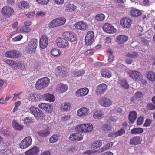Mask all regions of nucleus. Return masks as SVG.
<instances>
[{"label":"nucleus","instance_id":"22","mask_svg":"<svg viewBox=\"0 0 155 155\" xmlns=\"http://www.w3.org/2000/svg\"><path fill=\"white\" fill-rule=\"evenodd\" d=\"M14 12V10L9 6H5L2 10V13L3 15H5L8 17L12 15Z\"/></svg>","mask_w":155,"mask_h":155},{"label":"nucleus","instance_id":"48","mask_svg":"<svg viewBox=\"0 0 155 155\" xmlns=\"http://www.w3.org/2000/svg\"><path fill=\"white\" fill-rule=\"evenodd\" d=\"M84 73L85 72L84 70H77L75 71H73L71 73V75L74 76L78 77L84 74Z\"/></svg>","mask_w":155,"mask_h":155},{"label":"nucleus","instance_id":"46","mask_svg":"<svg viewBox=\"0 0 155 155\" xmlns=\"http://www.w3.org/2000/svg\"><path fill=\"white\" fill-rule=\"evenodd\" d=\"M85 132L86 133H89L91 132L93 130V127L92 124L90 123L84 124Z\"/></svg>","mask_w":155,"mask_h":155},{"label":"nucleus","instance_id":"24","mask_svg":"<svg viewBox=\"0 0 155 155\" xmlns=\"http://www.w3.org/2000/svg\"><path fill=\"white\" fill-rule=\"evenodd\" d=\"M54 73L57 76L59 77H64L66 76L67 74L66 72L62 69L61 66H59L55 69Z\"/></svg>","mask_w":155,"mask_h":155},{"label":"nucleus","instance_id":"34","mask_svg":"<svg viewBox=\"0 0 155 155\" xmlns=\"http://www.w3.org/2000/svg\"><path fill=\"white\" fill-rule=\"evenodd\" d=\"M71 105L68 102H64L60 107L61 110L63 112H67L70 109Z\"/></svg>","mask_w":155,"mask_h":155},{"label":"nucleus","instance_id":"25","mask_svg":"<svg viewBox=\"0 0 155 155\" xmlns=\"http://www.w3.org/2000/svg\"><path fill=\"white\" fill-rule=\"evenodd\" d=\"M68 89V86L66 84L60 83L56 86V90L59 93L65 92Z\"/></svg>","mask_w":155,"mask_h":155},{"label":"nucleus","instance_id":"38","mask_svg":"<svg viewBox=\"0 0 155 155\" xmlns=\"http://www.w3.org/2000/svg\"><path fill=\"white\" fill-rule=\"evenodd\" d=\"M130 14L132 16L138 17L141 15V12L138 9H133L130 11Z\"/></svg>","mask_w":155,"mask_h":155},{"label":"nucleus","instance_id":"53","mask_svg":"<svg viewBox=\"0 0 155 155\" xmlns=\"http://www.w3.org/2000/svg\"><path fill=\"white\" fill-rule=\"evenodd\" d=\"M113 145V143L112 142H110L101 148V152H102L105 150L109 149Z\"/></svg>","mask_w":155,"mask_h":155},{"label":"nucleus","instance_id":"26","mask_svg":"<svg viewBox=\"0 0 155 155\" xmlns=\"http://www.w3.org/2000/svg\"><path fill=\"white\" fill-rule=\"evenodd\" d=\"M39 152V149L38 147L34 146L32 148L24 152L25 155H37Z\"/></svg>","mask_w":155,"mask_h":155},{"label":"nucleus","instance_id":"37","mask_svg":"<svg viewBox=\"0 0 155 155\" xmlns=\"http://www.w3.org/2000/svg\"><path fill=\"white\" fill-rule=\"evenodd\" d=\"M18 5L21 9H27L29 7V5L27 2L25 1H22L18 3Z\"/></svg>","mask_w":155,"mask_h":155},{"label":"nucleus","instance_id":"54","mask_svg":"<svg viewBox=\"0 0 155 155\" xmlns=\"http://www.w3.org/2000/svg\"><path fill=\"white\" fill-rule=\"evenodd\" d=\"M112 127L110 125L104 124L102 126V129L104 131H108L112 130Z\"/></svg>","mask_w":155,"mask_h":155},{"label":"nucleus","instance_id":"44","mask_svg":"<svg viewBox=\"0 0 155 155\" xmlns=\"http://www.w3.org/2000/svg\"><path fill=\"white\" fill-rule=\"evenodd\" d=\"M107 53L108 56V61L110 63H112L114 60L112 51L111 50L108 49L107 51Z\"/></svg>","mask_w":155,"mask_h":155},{"label":"nucleus","instance_id":"49","mask_svg":"<svg viewBox=\"0 0 155 155\" xmlns=\"http://www.w3.org/2000/svg\"><path fill=\"white\" fill-rule=\"evenodd\" d=\"M119 83L121 86L124 89H127L129 88V85L126 80L122 79L120 80Z\"/></svg>","mask_w":155,"mask_h":155},{"label":"nucleus","instance_id":"57","mask_svg":"<svg viewBox=\"0 0 155 155\" xmlns=\"http://www.w3.org/2000/svg\"><path fill=\"white\" fill-rule=\"evenodd\" d=\"M48 68L47 67H41L40 65H38L37 67H36L35 69L37 71H40L42 72L46 71L48 70Z\"/></svg>","mask_w":155,"mask_h":155},{"label":"nucleus","instance_id":"2","mask_svg":"<svg viewBox=\"0 0 155 155\" xmlns=\"http://www.w3.org/2000/svg\"><path fill=\"white\" fill-rule=\"evenodd\" d=\"M40 129L37 132L40 136L45 137L49 135L50 131L47 124L42 123L40 124Z\"/></svg>","mask_w":155,"mask_h":155},{"label":"nucleus","instance_id":"35","mask_svg":"<svg viewBox=\"0 0 155 155\" xmlns=\"http://www.w3.org/2000/svg\"><path fill=\"white\" fill-rule=\"evenodd\" d=\"M84 124L77 125L75 128V130L79 133H85Z\"/></svg>","mask_w":155,"mask_h":155},{"label":"nucleus","instance_id":"8","mask_svg":"<svg viewBox=\"0 0 155 155\" xmlns=\"http://www.w3.org/2000/svg\"><path fill=\"white\" fill-rule=\"evenodd\" d=\"M94 32L92 31L88 32L86 35L85 42L87 45H91L94 40Z\"/></svg>","mask_w":155,"mask_h":155},{"label":"nucleus","instance_id":"64","mask_svg":"<svg viewBox=\"0 0 155 155\" xmlns=\"http://www.w3.org/2000/svg\"><path fill=\"white\" fill-rule=\"evenodd\" d=\"M21 30L24 32H29L31 31V29L28 26H25L22 27Z\"/></svg>","mask_w":155,"mask_h":155},{"label":"nucleus","instance_id":"52","mask_svg":"<svg viewBox=\"0 0 155 155\" xmlns=\"http://www.w3.org/2000/svg\"><path fill=\"white\" fill-rule=\"evenodd\" d=\"M126 55L127 57L135 58L137 56L138 54L137 52L134 51L128 52L126 53Z\"/></svg>","mask_w":155,"mask_h":155},{"label":"nucleus","instance_id":"61","mask_svg":"<svg viewBox=\"0 0 155 155\" xmlns=\"http://www.w3.org/2000/svg\"><path fill=\"white\" fill-rule=\"evenodd\" d=\"M23 36L21 35H19L18 36L12 39V41L13 42H16V41H20L22 39Z\"/></svg>","mask_w":155,"mask_h":155},{"label":"nucleus","instance_id":"41","mask_svg":"<svg viewBox=\"0 0 155 155\" xmlns=\"http://www.w3.org/2000/svg\"><path fill=\"white\" fill-rule=\"evenodd\" d=\"M50 53L54 56L58 57L61 55V52L57 48H53L51 50Z\"/></svg>","mask_w":155,"mask_h":155},{"label":"nucleus","instance_id":"56","mask_svg":"<svg viewBox=\"0 0 155 155\" xmlns=\"http://www.w3.org/2000/svg\"><path fill=\"white\" fill-rule=\"evenodd\" d=\"M134 97L136 99L141 100L143 97L142 93L140 92H137L135 94Z\"/></svg>","mask_w":155,"mask_h":155},{"label":"nucleus","instance_id":"60","mask_svg":"<svg viewBox=\"0 0 155 155\" xmlns=\"http://www.w3.org/2000/svg\"><path fill=\"white\" fill-rule=\"evenodd\" d=\"M144 121V118L142 116H140L137 119V125H141L143 123Z\"/></svg>","mask_w":155,"mask_h":155},{"label":"nucleus","instance_id":"19","mask_svg":"<svg viewBox=\"0 0 155 155\" xmlns=\"http://www.w3.org/2000/svg\"><path fill=\"white\" fill-rule=\"evenodd\" d=\"M107 89V86L105 84H101L97 87L96 92L97 94L101 95L104 94Z\"/></svg>","mask_w":155,"mask_h":155},{"label":"nucleus","instance_id":"23","mask_svg":"<svg viewBox=\"0 0 155 155\" xmlns=\"http://www.w3.org/2000/svg\"><path fill=\"white\" fill-rule=\"evenodd\" d=\"M74 26L78 29L84 30L87 28L88 25L85 22L80 21L76 23Z\"/></svg>","mask_w":155,"mask_h":155},{"label":"nucleus","instance_id":"30","mask_svg":"<svg viewBox=\"0 0 155 155\" xmlns=\"http://www.w3.org/2000/svg\"><path fill=\"white\" fill-rule=\"evenodd\" d=\"M100 73L102 76L106 78H110L112 76L111 72L108 69L103 68L100 71Z\"/></svg>","mask_w":155,"mask_h":155},{"label":"nucleus","instance_id":"51","mask_svg":"<svg viewBox=\"0 0 155 155\" xmlns=\"http://www.w3.org/2000/svg\"><path fill=\"white\" fill-rule=\"evenodd\" d=\"M105 18V15L102 13L97 14L95 17V19L98 21H103Z\"/></svg>","mask_w":155,"mask_h":155},{"label":"nucleus","instance_id":"50","mask_svg":"<svg viewBox=\"0 0 155 155\" xmlns=\"http://www.w3.org/2000/svg\"><path fill=\"white\" fill-rule=\"evenodd\" d=\"M39 110V109L37 107L33 106H31L29 108L30 113L33 114L34 116Z\"/></svg>","mask_w":155,"mask_h":155},{"label":"nucleus","instance_id":"42","mask_svg":"<svg viewBox=\"0 0 155 155\" xmlns=\"http://www.w3.org/2000/svg\"><path fill=\"white\" fill-rule=\"evenodd\" d=\"M102 145V142L101 140H97L94 141L92 144L91 148L95 149L100 148Z\"/></svg>","mask_w":155,"mask_h":155},{"label":"nucleus","instance_id":"31","mask_svg":"<svg viewBox=\"0 0 155 155\" xmlns=\"http://www.w3.org/2000/svg\"><path fill=\"white\" fill-rule=\"evenodd\" d=\"M28 98L29 101L32 102H36L41 99L39 95L35 93L30 94L28 96Z\"/></svg>","mask_w":155,"mask_h":155},{"label":"nucleus","instance_id":"40","mask_svg":"<svg viewBox=\"0 0 155 155\" xmlns=\"http://www.w3.org/2000/svg\"><path fill=\"white\" fill-rule=\"evenodd\" d=\"M45 116L44 113L39 110V111L35 114L34 117L37 119L42 120L44 119Z\"/></svg>","mask_w":155,"mask_h":155},{"label":"nucleus","instance_id":"1","mask_svg":"<svg viewBox=\"0 0 155 155\" xmlns=\"http://www.w3.org/2000/svg\"><path fill=\"white\" fill-rule=\"evenodd\" d=\"M50 83V79L48 78H43L37 81L35 87L38 90H41L47 87Z\"/></svg>","mask_w":155,"mask_h":155},{"label":"nucleus","instance_id":"55","mask_svg":"<svg viewBox=\"0 0 155 155\" xmlns=\"http://www.w3.org/2000/svg\"><path fill=\"white\" fill-rule=\"evenodd\" d=\"M23 121L24 124L28 126H29L31 123L33 122L32 119L29 117H27L24 119Z\"/></svg>","mask_w":155,"mask_h":155},{"label":"nucleus","instance_id":"7","mask_svg":"<svg viewBox=\"0 0 155 155\" xmlns=\"http://www.w3.org/2000/svg\"><path fill=\"white\" fill-rule=\"evenodd\" d=\"M38 107L40 109L45 111L48 114L51 113L53 111V106L49 103H41L39 104Z\"/></svg>","mask_w":155,"mask_h":155},{"label":"nucleus","instance_id":"58","mask_svg":"<svg viewBox=\"0 0 155 155\" xmlns=\"http://www.w3.org/2000/svg\"><path fill=\"white\" fill-rule=\"evenodd\" d=\"M5 144L6 146H9L10 145V142L8 141L5 143V140L3 138L0 136V145H3Z\"/></svg>","mask_w":155,"mask_h":155},{"label":"nucleus","instance_id":"43","mask_svg":"<svg viewBox=\"0 0 155 155\" xmlns=\"http://www.w3.org/2000/svg\"><path fill=\"white\" fill-rule=\"evenodd\" d=\"M143 129L140 127L134 128L131 130V133L132 134H140L143 132Z\"/></svg>","mask_w":155,"mask_h":155},{"label":"nucleus","instance_id":"20","mask_svg":"<svg viewBox=\"0 0 155 155\" xmlns=\"http://www.w3.org/2000/svg\"><path fill=\"white\" fill-rule=\"evenodd\" d=\"M18 54L16 50L9 51L6 52L4 54V56L10 58H17Z\"/></svg>","mask_w":155,"mask_h":155},{"label":"nucleus","instance_id":"5","mask_svg":"<svg viewBox=\"0 0 155 155\" xmlns=\"http://www.w3.org/2000/svg\"><path fill=\"white\" fill-rule=\"evenodd\" d=\"M66 21V19L63 17L59 18L52 20L48 25L50 28H54L56 27L62 25Z\"/></svg>","mask_w":155,"mask_h":155},{"label":"nucleus","instance_id":"17","mask_svg":"<svg viewBox=\"0 0 155 155\" xmlns=\"http://www.w3.org/2000/svg\"><path fill=\"white\" fill-rule=\"evenodd\" d=\"M89 109L84 107L79 109L77 112V115L79 117H85L88 114Z\"/></svg>","mask_w":155,"mask_h":155},{"label":"nucleus","instance_id":"27","mask_svg":"<svg viewBox=\"0 0 155 155\" xmlns=\"http://www.w3.org/2000/svg\"><path fill=\"white\" fill-rule=\"evenodd\" d=\"M128 40V37L124 35H119L116 38V42L120 44L125 43Z\"/></svg>","mask_w":155,"mask_h":155},{"label":"nucleus","instance_id":"14","mask_svg":"<svg viewBox=\"0 0 155 155\" xmlns=\"http://www.w3.org/2000/svg\"><path fill=\"white\" fill-rule=\"evenodd\" d=\"M103 30L105 32L110 34H114L116 32V30L111 24L106 23L103 26Z\"/></svg>","mask_w":155,"mask_h":155},{"label":"nucleus","instance_id":"9","mask_svg":"<svg viewBox=\"0 0 155 155\" xmlns=\"http://www.w3.org/2000/svg\"><path fill=\"white\" fill-rule=\"evenodd\" d=\"M32 140L30 136L25 137L20 144V147L21 149H25L31 144Z\"/></svg>","mask_w":155,"mask_h":155},{"label":"nucleus","instance_id":"10","mask_svg":"<svg viewBox=\"0 0 155 155\" xmlns=\"http://www.w3.org/2000/svg\"><path fill=\"white\" fill-rule=\"evenodd\" d=\"M128 73L130 78L134 80L139 81L142 78L141 74L138 71L130 70Z\"/></svg>","mask_w":155,"mask_h":155},{"label":"nucleus","instance_id":"45","mask_svg":"<svg viewBox=\"0 0 155 155\" xmlns=\"http://www.w3.org/2000/svg\"><path fill=\"white\" fill-rule=\"evenodd\" d=\"M59 139V134H54L51 136L49 139V142L51 143H53L56 142Z\"/></svg>","mask_w":155,"mask_h":155},{"label":"nucleus","instance_id":"39","mask_svg":"<svg viewBox=\"0 0 155 155\" xmlns=\"http://www.w3.org/2000/svg\"><path fill=\"white\" fill-rule=\"evenodd\" d=\"M147 78L150 81H155V74L152 71L147 72L146 73Z\"/></svg>","mask_w":155,"mask_h":155},{"label":"nucleus","instance_id":"3","mask_svg":"<svg viewBox=\"0 0 155 155\" xmlns=\"http://www.w3.org/2000/svg\"><path fill=\"white\" fill-rule=\"evenodd\" d=\"M98 103L101 107H109L113 105V101L109 98L105 96L101 97L98 100Z\"/></svg>","mask_w":155,"mask_h":155},{"label":"nucleus","instance_id":"33","mask_svg":"<svg viewBox=\"0 0 155 155\" xmlns=\"http://www.w3.org/2000/svg\"><path fill=\"white\" fill-rule=\"evenodd\" d=\"M43 98L45 100L51 102H54L55 100V97L54 96L50 93H46L43 95Z\"/></svg>","mask_w":155,"mask_h":155},{"label":"nucleus","instance_id":"29","mask_svg":"<svg viewBox=\"0 0 155 155\" xmlns=\"http://www.w3.org/2000/svg\"><path fill=\"white\" fill-rule=\"evenodd\" d=\"M142 138L140 136L133 137L130 141V145H136L140 144L142 141Z\"/></svg>","mask_w":155,"mask_h":155},{"label":"nucleus","instance_id":"16","mask_svg":"<svg viewBox=\"0 0 155 155\" xmlns=\"http://www.w3.org/2000/svg\"><path fill=\"white\" fill-rule=\"evenodd\" d=\"M132 21L128 18H122L120 21V24L122 27L125 28H130L132 24Z\"/></svg>","mask_w":155,"mask_h":155},{"label":"nucleus","instance_id":"47","mask_svg":"<svg viewBox=\"0 0 155 155\" xmlns=\"http://www.w3.org/2000/svg\"><path fill=\"white\" fill-rule=\"evenodd\" d=\"M12 126L16 130H21L23 128V127L19 125L15 120L12 121Z\"/></svg>","mask_w":155,"mask_h":155},{"label":"nucleus","instance_id":"6","mask_svg":"<svg viewBox=\"0 0 155 155\" xmlns=\"http://www.w3.org/2000/svg\"><path fill=\"white\" fill-rule=\"evenodd\" d=\"M57 46L60 48L67 49L69 47L68 41L65 38L62 37H58L56 40Z\"/></svg>","mask_w":155,"mask_h":155},{"label":"nucleus","instance_id":"28","mask_svg":"<svg viewBox=\"0 0 155 155\" xmlns=\"http://www.w3.org/2000/svg\"><path fill=\"white\" fill-rule=\"evenodd\" d=\"M65 11L66 12H72L77 10V7L73 4H67L64 6Z\"/></svg>","mask_w":155,"mask_h":155},{"label":"nucleus","instance_id":"11","mask_svg":"<svg viewBox=\"0 0 155 155\" xmlns=\"http://www.w3.org/2000/svg\"><path fill=\"white\" fill-rule=\"evenodd\" d=\"M5 62L15 69L19 68L22 66V64L18 61L11 59L6 60Z\"/></svg>","mask_w":155,"mask_h":155},{"label":"nucleus","instance_id":"63","mask_svg":"<svg viewBox=\"0 0 155 155\" xmlns=\"http://www.w3.org/2000/svg\"><path fill=\"white\" fill-rule=\"evenodd\" d=\"M125 130L124 129H121L117 132H116L117 137L120 136L125 133Z\"/></svg>","mask_w":155,"mask_h":155},{"label":"nucleus","instance_id":"32","mask_svg":"<svg viewBox=\"0 0 155 155\" xmlns=\"http://www.w3.org/2000/svg\"><path fill=\"white\" fill-rule=\"evenodd\" d=\"M137 117V113L135 111H132L129 113L128 119L131 123L133 124L135 122Z\"/></svg>","mask_w":155,"mask_h":155},{"label":"nucleus","instance_id":"36","mask_svg":"<svg viewBox=\"0 0 155 155\" xmlns=\"http://www.w3.org/2000/svg\"><path fill=\"white\" fill-rule=\"evenodd\" d=\"M76 148L74 146H69L66 149L65 152L67 154L74 153L77 150Z\"/></svg>","mask_w":155,"mask_h":155},{"label":"nucleus","instance_id":"18","mask_svg":"<svg viewBox=\"0 0 155 155\" xmlns=\"http://www.w3.org/2000/svg\"><path fill=\"white\" fill-rule=\"evenodd\" d=\"M48 44V37L45 35L41 36L39 40L40 47L42 49L45 48Z\"/></svg>","mask_w":155,"mask_h":155},{"label":"nucleus","instance_id":"59","mask_svg":"<svg viewBox=\"0 0 155 155\" xmlns=\"http://www.w3.org/2000/svg\"><path fill=\"white\" fill-rule=\"evenodd\" d=\"M50 0H36V2L39 4L43 5H46L49 2Z\"/></svg>","mask_w":155,"mask_h":155},{"label":"nucleus","instance_id":"62","mask_svg":"<svg viewBox=\"0 0 155 155\" xmlns=\"http://www.w3.org/2000/svg\"><path fill=\"white\" fill-rule=\"evenodd\" d=\"M71 117V116L70 115H66L62 116L61 118V120L63 121H66L70 120Z\"/></svg>","mask_w":155,"mask_h":155},{"label":"nucleus","instance_id":"4","mask_svg":"<svg viewBox=\"0 0 155 155\" xmlns=\"http://www.w3.org/2000/svg\"><path fill=\"white\" fill-rule=\"evenodd\" d=\"M38 42V40L36 39L33 38L31 40L27 47L26 51L29 53H34L37 46Z\"/></svg>","mask_w":155,"mask_h":155},{"label":"nucleus","instance_id":"12","mask_svg":"<svg viewBox=\"0 0 155 155\" xmlns=\"http://www.w3.org/2000/svg\"><path fill=\"white\" fill-rule=\"evenodd\" d=\"M62 36L71 42L75 41L76 39V36L73 32L66 31L63 33Z\"/></svg>","mask_w":155,"mask_h":155},{"label":"nucleus","instance_id":"21","mask_svg":"<svg viewBox=\"0 0 155 155\" xmlns=\"http://www.w3.org/2000/svg\"><path fill=\"white\" fill-rule=\"evenodd\" d=\"M89 91V89L87 88H81L76 91L75 94L76 96L78 97L84 96L88 94Z\"/></svg>","mask_w":155,"mask_h":155},{"label":"nucleus","instance_id":"15","mask_svg":"<svg viewBox=\"0 0 155 155\" xmlns=\"http://www.w3.org/2000/svg\"><path fill=\"white\" fill-rule=\"evenodd\" d=\"M83 136L81 134L78 133H73L71 134L69 139L72 141L77 142L82 140Z\"/></svg>","mask_w":155,"mask_h":155},{"label":"nucleus","instance_id":"13","mask_svg":"<svg viewBox=\"0 0 155 155\" xmlns=\"http://www.w3.org/2000/svg\"><path fill=\"white\" fill-rule=\"evenodd\" d=\"M104 113L103 110L100 109H95L93 111V117L95 119H99L103 117Z\"/></svg>","mask_w":155,"mask_h":155}]
</instances>
